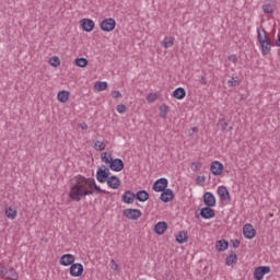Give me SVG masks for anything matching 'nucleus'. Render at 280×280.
<instances>
[{"instance_id":"f257e3e1","label":"nucleus","mask_w":280,"mask_h":280,"mask_svg":"<svg viewBox=\"0 0 280 280\" xmlns=\"http://www.w3.org/2000/svg\"><path fill=\"white\" fill-rule=\"evenodd\" d=\"M95 192L106 195L110 194L97 186L95 178H86L82 175H79L75 183L70 187L69 198L73 202H80L82 198H86V196H93Z\"/></svg>"},{"instance_id":"f03ea898","label":"nucleus","mask_w":280,"mask_h":280,"mask_svg":"<svg viewBox=\"0 0 280 280\" xmlns=\"http://www.w3.org/2000/svg\"><path fill=\"white\" fill-rule=\"evenodd\" d=\"M257 40L260 45L262 56H268V54H270L272 49V42L270 40V37L268 36V32H266V28H257Z\"/></svg>"},{"instance_id":"7ed1b4c3","label":"nucleus","mask_w":280,"mask_h":280,"mask_svg":"<svg viewBox=\"0 0 280 280\" xmlns=\"http://www.w3.org/2000/svg\"><path fill=\"white\" fill-rule=\"evenodd\" d=\"M109 174L110 171H108V168H106V166L103 165L102 167H98L96 171V180H98V183H107L110 178Z\"/></svg>"},{"instance_id":"20e7f679","label":"nucleus","mask_w":280,"mask_h":280,"mask_svg":"<svg viewBox=\"0 0 280 280\" xmlns=\"http://www.w3.org/2000/svg\"><path fill=\"white\" fill-rule=\"evenodd\" d=\"M117 25V22H115V19L108 18L101 22L100 27L103 32H113Z\"/></svg>"},{"instance_id":"39448f33","label":"nucleus","mask_w":280,"mask_h":280,"mask_svg":"<svg viewBox=\"0 0 280 280\" xmlns=\"http://www.w3.org/2000/svg\"><path fill=\"white\" fill-rule=\"evenodd\" d=\"M167 185H170V182L167 180V178L162 177L154 182L153 191H158V192L164 191L167 189Z\"/></svg>"},{"instance_id":"423d86ee","label":"nucleus","mask_w":280,"mask_h":280,"mask_svg":"<svg viewBox=\"0 0 280 280\" xmlns=\"http://www.w3.org/2000/svg\"><path fill=\"white\" fill-rule=\"evenodd\" d=\"M122 215H125V218H127L128 220H139L142 213L139 209H125L122 211Z\"/></svg>"},{"instance_id":"0eeeda50","label":"nucleus","mask_w":280,"mask_h":280,"mask_svg":"<svg viewBox=\"0 0 280 280\" xmlns=\"http://www.w3.org/2000/svg\"><path fill=\"white\" fill-rule=\"evenodd\" d=\"M217 194L220 197L221 202H226L231 200V194L229 192L226 186H219L217 189Z\"/></svg>"},{"instance_id":"6e6552de","label":"nucleus","mask_w":280,"mask_h":280,"mask_svg":"<svg viewBox=\"0 0 280 280\" xmlns=\"http://www.w3.org/2000/svg\"><path fill=\"white\" fill-rule=\"evenodd\" d=\"M243 235H244V237H246V240H253V237H255V235H257V230H255V228H253V224L247 223L243 228Z\"/></svg>"},{"instance_id":"1a4fd4ad","label":"nucleus","mask_w":280,"mask_h":280,"mask_svg":"<svg viewBox=\"0 0 280 280\" xmlns=\"http://www.w3.org/2000/svg\"><path fill=\"white\" fill-rule=\"evenodd\" d=\"M268 272H270L269 266L257 267L254 270V279L261 280V279H264V275H268Z\"/></svg>"},{"instance_id":"9d476101","label":"nucleus","mask_w":280,"mask_h":280,"mask_svg":"<svg viewBox=\"0 0 280 280\" xmlns=\"http://www.w3.org/2000/svg\"><path fill=\"white\" fill-rule=\"evenodd\" d=\"M84 272V266L82 264H72L70 267V275L71 277H82Z\"/></svg>"},{"instance_id":"9b49d317","label":"nucleus","mask_w":280,"mask_h":280,"mask_svg":"<svg viewBox=\"0 0 280 280\" xmlns=\"http://www.w3.org/2000/svg\"><path fill=\"white\" fill-rule=\"evenodd\" d=\"M109 170L113 172H121V170H124V161L121 159L113 160V158H110Z\"/></svg>"},{"instance_id":"f8f14e48","label":"nucleus","mask_w":280,"mask_h":280,"mask_svg":"<svg viewBox=\"0 0 280 280\" xmlns=\"http://www.w3.org/2000/svg\"><path fill=\"white\" fill-rule=\"evenodd\" d=\"M80 23L84 32H93L95 28V22H93L91 19H82Z\"/></svg>"},{"instance_id":"ddd939ff","label":"nucleus","mask_w":280,"mask_h":280,"mask_svg":"<svg viewBox=\"0 0 280 280\" xmlns=\"http://www.w3.org/2000/svg\"><path fill=\"white\" fill-rule=\"evenodd\" d=\"M210 170L214 176H220L224 172V165L218 161H214L210 165Z\"/></svg>"},{"instance_id":"4468645a","label":"nucleus","mask_w":280,"mask_h":280,"mask_svg":"<svg viewBox=\"0 0 280 280\" xmlns=\"http://www.w3.org/2000/svg\"><path fill=\"white\" fill-rule=\"evenodd\" d=\"M107 186L110 187V189H119V187H121V179L118 176L112 175L107 179Z\"/></svg>"},{"instance_id":"2eb2a0df","label":"nucleus","mask_w":280,"mask_h":280,"mask_svg":"<svg viewBox=\"0 0 280 280\" xmlns=\"http://www.w3.org/2000/svg\"><path fill=\"white\" fill-rule=\"evenodd\" d=\"M200 215L203 220H211V218H215V210L207 206L200 210Z\"/></svg>"},{"instance_id":"dca6fc26","label":"nucleus","mask_w":280,"mask_h":280,"mask_svg":"<svg viewBox=\"0 0 280 280\" xmlns=\"http://www.w3.org/2000/svg\"><path fill=\"white\" fill-rule=\"evenodd\" d=\"M75 261V256L72 254H65L60 257L59 264L61 266H72V264Z\"/></svg>"},{"instance_id":"f3484780","label":"nucleus","mask_w":280,"mask_h":280,"mask_svg":"<svg viewBox=\"0 0 280 280\" xmlns=\"http://www.w3.org/2000/svg\"><path fill=\"white\" fill-rule=\"evenodd\" d=\"M160 200H162V202H172V200H174V191H172L170 188L162 190Z\"/></svg>"},{"instance_id":"a211bd4d","label":"nucleus","mask_w":280,"mask_h":280,"mask_svg":"<svg viewBox=\"0 0 280 280\" xmlns=\"http://www.w3.org/2000/svg\"><path fill=\"white\" fill-rule=\"evenodd\" d=\"M135 198L136 195L132 190H126L121 196V201L125 202V205H132L135 202Z\"/></svg>"},{"instance_id":"6ab92c4d","label":"nucleus","mask_w":280,"mask_h":280,"mask_svg":"<svg viewBox=\"0 0 280 280\" xmlns=\"http://www.w3.org/2000/svg\"><path fill=\"white\" fill-rule=\"evenodd\" d=\"M203 203L206 207H215V196H213L212 192H205Z\"/></svg>"},{"instance_id":"aec40b11","label":"nucleus","mask_w":280,"mask_h":280,"mask_svg":"<svg viewBox=\"0 0 280 280\" xmlns=\"http://www.w3.org/2000/svg\"><path fill=\"white\" fill-rule=\"evenodd\" d=\"M165 231H167V222L160 221L155 224L154 233H156V235H163Z\"/></svg>"},{"instance_id":"412c9836","label":"nucleus","mask_w":280,"mask_h":280,"mask_svg":"<svg viewBox=\"0 0 280 280\" xmlns=\"http://www.w3.org/2000/svg\"><path fill=\"white\" fill-rule=\"evenodd\" d=\"M4 279H12L16 280L19 279V273H16V270L12 267H7V270L4 271L3 276Z\"/></svg>"},{"instance_id":"4be33fe9","label":"nucleus","mask_w":280,"mask_h":280,"mask_svg":"<svg viewBox=\"0 0 280 280\" xmlns=\"http://www.w3.org/2000/svg\"><path fill=\"white\" fill-rule=\"evenodd\" d=\"M186 95L187 92L184 88H177L173 91V97H175V100H185Z\"/></svg>"},{"instance_id":"5701e85b","label":"nucleus","mask_w":280,"mask_h":280,"mask_svg":"<svg viewBox=\"0 0 280 280\" xmlns=\"http://www.w3.org/2000/svg\"><path fill=\"white\" fill-rule=\"evenodd\" d=\"M136 195V200H139V202H145L147 200H150V194L145 190H139Z\"/></svg>"},{"instance_id":"b1692460","label":"nucleus","mask_w":280,"mask_h":280,"mask_svg":"<svg viewBox=\"0 0 280 280\" xmlns=\"http://www.w3.org/2000/svg\"><path fill=\"white\" fill-rule=\"evenodd\" d=\"M57 100H59L61 102V104H67V102H69V91H60L57 94Z\"/></svg>"},{"instance_id":"393cba45","label":"nucleus","mask_w":280,"mask_h":280,"mask_svg":"<svg viewBox=\"0 0 280 280\" xmlns=\"http://www.w3.org/2000/svg\"><path fill=\"white\" fill-rule=\"evenodd\" d=\"M233 264H237V254L231 252L225 258V266H233Z\"/></svg>"},{"instance_id":"a878e982","label":"nucleus","mask_w":280,"mask_h":280,"mask_svg":"<svg viewBox=\"0 0 280 280\" xmlns=\"http://www.w3.org/2000/svg\"><path fill=\"white\" fill-rule=\"evenodd\" d=\"M4 214L7 218H9V220H15L18 212L16 209H13L12 207H9L5 209Z\"/></svg>"},{"instance_id":"bb28decb","label":"nucleus","mask_w":280,"mask_h":280,"mask_svg":"<svg viewBox=\"0 0 280 280\" xmlns=\"http://www.w3.org/2000/svg\"><path fill=\"white\" fill-rule=\"evenodd\" d=\"M174 40L175 38L173 36L165 37L162 42V47H164V49H170V47L174 46Z\"/></svg>"},{"instance_id":"cd10ccee","label":"nucleus","mask_w":280,"mask_h":280,"mask_svg":"<svg viewBox=\"0 0 280 280\" xmlns=\"http://www.w3.org/2000/svg\"><path fill=\"white\" fill-rule=\"evenodd\" d=\"M218 127L221 129V130H228L229 132H231V130H233V127L230 126L229 127V122H226V119L222 118V119H219V122H218ZM228 128V129H226Z\"/></svg>"},{"instance_id":"c85d7f7f","label":"nucleus","mask_w":280,"mask_h":280,"mask_svg":"<svg viewBox=\"0 0 280 280\" xmlns=\"http://www.w3.org/2000/svg\"><path fill=\"white\" fill-rule=\"evenodd\" d=\"M168 112H170V106H167V104H162L160 106V117H162V119H167Z\"/></svg>"},{"instance_id":"c756f323","label":"nucleus","mask_w":280,"mask_h":280,"mask_svg":"<svg viewBox=\"0 0 280 280\" xmlns=\"http://www.w3.org/2000/svg\"><path fill=\"white\" fill-rule=\"evenodd\" d=\"M187 240H188V236H187V232H185V231H180L178 233V235L176 236V242L178 244H185V242H187Z\"/></svg>"},{"instance_id":"7c9ffc66","label":"nucleus","mask_w":280,"mask_h":280,"mask_svg":"<svg viewBox=\"0 0 280 280\" xmlns=\"http://www.w3.org/2000/svg\"><path fill=\"white\" fill-rule=\"evenodd\" d=\"M226 248H229V243L226 241L221 240L217 242V249L219 250V253H224Z\"/></svg>"},{"instance_id":"2f4dec72","label":"nucleus","mask_w":280,"mask_h":280,"mask_svg":"<svg viewBox=\"0 0 280 280\" xmlns=\"http://www.w3.org/2000/svg\"><path fill=\"white\" fill-rule=\"evenodd\" d=\"M96 91H106L108 89V83L104 81H98L95 83Z\"/></svg>"},{"instance_id":"473e14b6","label":"nucleus","mask_w":280,"mask_h":280,"mask_svg":"<svg viewBox=\"0 0 280 280\" xmlns=\"http://www.w3.org/2000/svg\"><path fill=\"white\" fill-rule=\"evenodd\" d=\"M110 159H113V154L112 153H106V152H104V153H102V155H101V161L103 162V163H106V165H109L110 164Z\"/></svg>"},{"instance_id":"72a5a7b5","label":"nucleus","mask_w":280,"mask_h":280,"mask_svg":"<svg viewBox=\"0 0 280 280\" xmlns=\"http://www.w3.org/2000/svg\"><path fill=\"white\" fill-rule=\"evenodd\" d=\"M94 148L95 150H97L98 152H104V150H106V143L97 140L95 143H94Z\"/></svg>"},{"instance_id":"f704fd0d","label":"nucleus","mask_w":280,"mask_h":280,"mask_svg":"<svg viewBox=\"0 0 280 280\" xmlns=\"http://www.w3.org/2000/svg\"><path fill=\"white\" fill-rule=\"evenodd\" d=\"M262 11L265 14H272V12H275V8L270 3L262 4Z\"/></svg>"},{"instance_id":"c9c22d12","label":"nucleus","mask_w":280,"mask_h":280,"mask_svg":"<svg viewBox=\"0 0 280 280\" xmlns=\"http://www.w3.org/2000/svg\"><path fill=\"white\" fill-rule=\"evenodd\" d=\"M75 65L77 67H86V65H89V60L86 58H77L75 59Z\"/></svg>"},{"instance_id":"e433bc0d","label":"nucleus","mask_w":280,"mask_h":280,"mask_svg":"<svg viewBox=\"0 0 280 280\" xmlns=\"http://www.w3.org/2000/svg\"><path fill=\"white\" fill-rule=\"evenodd\" d=\"M241 83L242 81H240L237 77H232V79L228 81L229 86H240Z\"/></svg>"},{"instance_id":"4c0bfd02","label":"nucleus","mask_w":280,"mask_h":280,"mask_svg":"<svg viewBox=\"0 0 280 280\" xmlns=\"http://www.w3.org/2000/svg\"><path fill=\"white\" fill-rule=\"evenodd\" d=\"M156 100H159V95L156 93H150L147 96V102L149 104H153V102H156Z\"/></svg>"},{"instance_id":"58836bf2","label":"nucleus","mask_w":280,"mask_h":280,"mask_svg":"<svg viewBox=\"0 0 280 280\" xmlns=\"http://www.w3.org/2000/svg\"><path fill=\"white\" fill-rule=\"evenodd\" d=\"M49 65L51 67H60V58L54 56L49 59Z\"/></svg>"},{"instance_id":"ea45409f","label":"nucleus","mask_w":280,"mask_h":280,"mask_svg":"<svg viewBox=\"0 0 280 280\" xmlns=\"http://www.w3.org/2000/svg\"><path fill=\"white\" fill-rule=\"evenodd\" d=\"M190 167H191L192 172H198L199 170L202 168V163H200V162H192Z\"/></svg>"},{"instance_id":"a19ab883","label":"nucleus","mask_w":280,"mask_h":280,"mask_svg":"<svg viewBox=\"0 0 280 280\" xmlns=\"http://www.w3.org/2000/svg\"><path fill=\"white\" fill-rule=\"evenodd\" d=\"M116 110L120 115H124V113H126L128 110V107H126L124 104H119L116 106Z\"/></svg>"},{"instance_id":"79ce46f5","label":"nucleus","mask_w":280,"mask_h":280,"mask_svg":"<svg viewBox=\"0 0 280 280\" xmlns=\"http://www.w3.org/2000/svg\"><path fill=\"white\" fill-rule=\"evenodd\" d=\"M228 60H229L230 62H233V65H237V56H236V55H230V56L228 57Z\"/></svg>"},{"instance_id":"37998d69","label":"nucleus","mask_w":280,"mask_h":280,"mask_svg":"<svg viewBox=\"0 0 280 280\" xmlns=\"http://www.w3.org/2000/svg\"><path fill=\"white\" fill-rule=\"evenodd\" d=\"M112 97H114V100H118V97H122L121 92L112 91Z\"/></svg>"},{"instance_id":"c03bdc74","label":"nucleus","mask_w":280,"mask_h":280,"mask_svg":"<svg viewBox=\"0 0 280 280\" xmlns=\"http://www.w3.org/2000/svg\"><path fill=\"white\" fill-rule=\"evenodd\" d=\"M112 270L118 271L119 270V265L117 264V261H115V259H112Z\"/></svg>"},{"instance_id":"a18cd8bd","label":"nucleus","mask_w":280,"mask_h":280,"mask_svg":"<svg viewBox=\"0 0 280 280\" xmlns=\"http://www.w3.org/2000/svg\"><path fill=\"white\" fill-rule=\"evenodd\" d=\"M5 270H8V267H5V265L0 262V277H3V275L5 273Z\"/></svg>"},{"instance_id":"49530a36","label":"nucleus","mask_w":280,"mask_h":280,"mask_svg":"<svg viewBox=\"0 0 280 280\" xmlns=\"http://www.w3.org/2000/svg\"><path fill=\"white\" fill-rule=\"evenodd\" d=\"M232 246L234 248H240V242L237 240L232 241Z\"/></svg>"},{"instance_id":"de8ad7c7","label":"nucleus","mask_w":280,"mask_h":280,"mask_svg":"<svg viewBox=\"0 0 280 280\" xmlns=\"http://www.w3.org/2000/svg\"><path fill=\"white\" fill-rule=\"evenodd\" d=\"M80 128H81L82 130H89V125H86L85 122H83V124L80 125Z\"/></svg>"},{"instance_id":"09e8293b","label":"nucleus","mask_w":280,"mask_h":280,"mask_svg":"<svg viewBox=\"0 0 280 280\" xmlns=\"http://www.w3.org/2000/svg\"><path fill=\"white\" fill-rule=\"evenodd\" d=\"M276 47H280V33H278V38L276 40Z\"/></svg>"},{"instance_id":"8fccbe9b","label":"nucleus","mask_w":280,"mask_h":280,"mask_svg":"<svg viewBox=\"0 0 280 280\" xmlns=\"http://www.w3.org/2000/svg\"><path fill=\"white\" fill-rule=\"evenodd\" d=\"M200 84H207V78L201 77V79H200Z\"/></svg>"},{"instance_id":"3c124183","label":"nucleus","mask_w":280,"mask_h":280,"mask_svg":"<svg viewBox=\"0 0 280 280\" xmlns=\"http://www.w3.org/2000/svg\"><path fill=\"white\" fill-rule=\"evenodd\" d=\"M202 180H205V177H202Z\"/></svg>"}]
</instances>
